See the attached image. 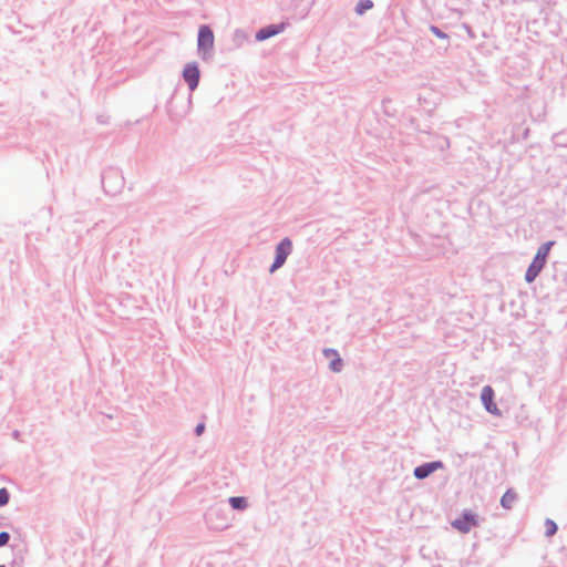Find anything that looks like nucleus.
Masks as SVG:
<instances>
[{"instance_id": "1", "label": "nucleus", "mask_w": 567, "mask_h": 567, "mask_svg": "<svg viewBox=\"0 0 567 567\" xmlns=\"http://www.w3.org/2000/svg\"><path fill=\"white\" fill-rule=\"evenodd\" d=\"M555 245V241L549 240L543 244L538 249L536 255L534 256L532 262L529 264L526 272H525V281L527 284H532L538 277L540 271L546 265L550 248Z\"/></svg>"}, {"instance_id": "2", "label": "nucleus", "mask_w": 567, "mask_h": 567, "mask_svg": "<svg viewBox=\"0 0 567 567\" xmlns=\"http://www.w3.org/2000/svg\"><path fill=\"white\" fill-rule=\"evenodd\" d=\"M215 37L212 28L202 24L197 33V53L203 61H210L214 55Z\"/></svg>"}, {"instance_id": "3", "label": "nucleus", "mask_w": 567, "mask_h": 567, "mask_svg": "<svg viewBox=\"0 0 567 567\" xmlns=\"http://www.w3.org/2000/svg\"><path fill=\"white\" fill-rule=\"evenodd\" d=\"M205 523L212 530H224L229 526L227 509L224 505L210 506L204 515Z\"/></svg>"}, {"instance_id": "4", "label": "nucleus", "mask_w": 567, "mask_h": 567, "mask_svg": "<svg viewBox=\"0 0 567 567\" xmlns=\"http://www.w3.org/2000/svg\"><path fill=\"white\" fill-rule=\"evenodd\" d=\"M291 252L292 241L289 237H285L277 244L275 248V258L269 267V272L274 274L279 268H281L286 264V260Z\"/></svg>"}, {"instance_id": "5", "label": "nucleus", "mask_w": 567, "mask_h": 567, "mask_svg": "<svg viewBox=\"0 0 567 567\" xmlns=\"http://www.w3.org/2000/svg\"><path fill=\"white\" fill-rule=\"evenodd\" d=\"M102 184L106 193H116L124 186L122 172L116 168H109L102 174Z\"/></svg>"}, {"instance_id": "6", "label": "nucleus", "mask_w": 567, "mask_h": 567, "mask_svg": "<svg viewBox=\"0 0 567 567\" xmlns=\"http://www.w3.org/2000/svg\"><path fill=\"white\" fill-rule=\"evenodd\" d=\"M478 525V515L471 511H463L462 514L452 522V527L463 534L470 533L472 527H476Z\"/></svg>"}, {"instance_id": "7", "label": "nucleus", "mask_w": 567, "mask_h": 567, "mask_svg": "<svg viewBox=\"0 0 567 567\" xmlns=\"http://www.w3.org/2000/svg\"><path fill=\"white\" fill-rule=\"evenodd\" d=\"M183 79L190 91H195L198 87L200 80V71L196 62L187 63L184 66Z\"/></svg>"}, {"instance_id": "8", "label": "nucleus", "mask_w": 567, "mask_h": 567, "mask_svg": "<svg viewBox=\"0 0 567 567\" xmlns=\"http://www.w3.org/2000/svg\"><path fill=\"white\" fill-rule=\"evenodd\" d=\"M495 392L491 385H485L481 392V401L485 408V410L496 416L501 415V411L497 404L494 401Z\"/></svg>"}, {"instance_id": "9", "label": "nucleus", "mask_w": 567, "mask_h": 567, "mask_svg": "<svg viewBox=\"0 0 567 567\" xmlns=\"http://www.w3.org/2000/svg\"><path fill=\"white\" fill-rule=\"evenodd\" d=\"M443 467L444 463L442 461L426 462L421 465H417L413 471V475L416 480H425L435 471L441 470Z\"/></svg>"}, {"instance_id": "10", "label": "nucleus", "mask_w": 567, "mask_h": 567, "mask_svg": "<svg viewBox=\"0 0 567 567\" xmlns=\"http://www.w3.org/2000/svg\"><path fill=\"white\" fill-rule=\"evenodd\" d=\"M286 28V24L284 22L281 23H272L268 24L266 27L260 28L256 34L255 39L258 42H262L265 40H268L279 33H281Z\"/></svg>"}, {"instance_id": "11", "label": "nucleus", "mask_w": 567, "mask_h": 567, "mask_svg": "<svg viewBox=\"0 0 567 567\" xmlns=\"http://www.w3.org/2000/svg\"><path fill=\"white\" fill-rule=\"evenodd\" d=\"M516 499L517 494L512 488H508L501 498V506L505 509H511Z\"/></svg>"}, {"instance_id": "12", "label": "nucleus", "mask_w": 567, "mask_h": 567, "mask_svg": "<svg viewBox=\"0 0 567 567\" xmlns=\"http://www.w3.org/2000/svg\"><path fill=\"white\" fill-rule=\"evenodd\" d=\"M228 503L235 511H245L248 507V501L244 496H231L228 498Z\"/></svg>"}, {"instance_id": "13", "label": "nucleus", "mask_w": 567, "mask_h": 567, "mask_svg": "<svg viewBox=\"0 0 567 567\" xmlns=\"http://www.w3.org/2000/svg\"><path fill=\"white\" fill-rule=\"evenodd\" d=\"M551 141L557 147H567V131L555 133Z\"/></svg>"}, {"instance_id": "14", "label": "nucleus", "mask_w": 567, "mask_h": 567, "mask_svg": "<svg viewBox=\"0 0 567 567\" xmlns=\"http://www.w3.org/2000/svg\"><path fill=\"white\" fill-rule=\"evenodd\" d=\"M373 8V1L372 0H359V2L355 4L354 11L357 14L362 16L368 10Z\"/></svg>"}, {"instance_id": "15", "label": "nucleus", "mask_w": 567, "mask_h": 567, "mask_svg": "<svg viewBox=\"0 0 567 567\" xmlns=\"http://www.w3.org/2000/svg\"><path fill=\"white\" fill-rule=\"evenodd\" d=\"M557 530H558L557 524L553 519L547 518L545 520V535L547 537H551L557 533Z\"/></svg>"}, {"instance_id": "16", "label": "nucleus", "mask_w": 567, "mask_h": 567, "mask_svg": "<svg viewBox=\"0 0 567 567\" xmlns=\"http://www.w3.org/2000/svg\"><path fill=\"white\" fill-rule=\"evenodd\" d=\"M329 368L332 372H340L342 370L343 361L339 354H337V357L330 361Z\"/></svg>"}, {"instance_id": "17", "label": "nucleus", "mask_w": 567, "mask_h": 567, "mask_svg": "<svg viewBox=\"0 0 567 567\" xmlns=\"http://www.w3.org/2000/svg\"><path fill=\"white\" fill-rule=\"evenodd\" d=\"M10 501V493L6 487L0 488V507L8 505Z\"/></svg>"}, {"instance_id": "18", "label": "nucleus", "mask_w": 567, "mask_h": 567, "mask_svg": "<svg viewBox=\"0 0 567 567\" xmlns=\"http://www.w3.org/2000/svg\"><path fill=\"white\" fill-rule=\"evenodd\" d=\"M430 31L437 38L442 39V40H447L449 39V35L443 31L441 30L439 27L436 25H430Z\"/></svg>"}, {"instance_id": "19", "label": "nucleus", "mask_w": 567, "mask_h": 567, "mask_svg": "<svg viewBox=\"0 0 567 567\" xmlns=\"http://www.w3.org/2000/svg\"><path fill=\"white\" fill-rule=\"evenodd\" d=\"M10 540V534L8 532H0V547L8 545Z\"/></svg>"}, {"instance_id": "20", "label": "nucleus", "mask_w": 567, "mask_h": 567, "mask_svg": "<svg viewBox=\"0 0 567 567\" xmlns=\"http://www.w3.org/2000/svg\"><path fill=\"white\" fill-rule=\"evenodd\" d=\"M205 429H206V426H205V424H204V423H198V424L195 426V429H194V433H195L197 436H199V435H202V434L205 432Z\"/></svg>"}, {"instance_id": "21", "label": "nucleus", "mask_w": 567, "mask_h": 567, "mask_svg": "<svg viewBox=\"0 0 567 567\" xmlns=\"http://www.w3.org/2000/svg\"><path fill=\"white\" fill-rule=\"evenodd\" d=\"M464 28L467 32V34L470 35V38L474 39L475 38V33L473 32L472 28L467 24H464Z\"/></svg>"}, {"instance_id": "22", "label": "nucleus", "mask_w": 567, "mask_h": 567, "mask_svg": "<svg viewBox=\"0 0 567 567\" xmlns=\"http://www.w3.org/2000/svg\"><path fill=\"white\" fill-rule=\"evenodd\" d=\"M324 354L329 357L330 354H334L337 357L338 352L334 349H324Z\"/></svg>"}, {"instance_id": "23", "label": "nucleus", "mask_w": 567, "mask_h": 567, "mask_svg": "<svg viewBox=\"0 0 567 567\" xmlns=\"http://www.w3.org/2000/svg\"><path fill=\"white\" fill-rule=\"evenodd\" d=\"M97 121H99L100 123H103V124H104V123H106L102 116H99V117H97Z\"/></svg>"}, {"instance_id": "24", "label": "nucleus", "mask_w": 567, "mask_h": 567, "mask_svg": "<svg viewBox=\"0 0 567 567\" xmlns=\"http://www.w3.org/2000/svg\"><path fill=\"white\" fill-rule=\"evenodd\" d=\"M0 567H6L4 565H0Z\"/></svg>"}]
</instances>
